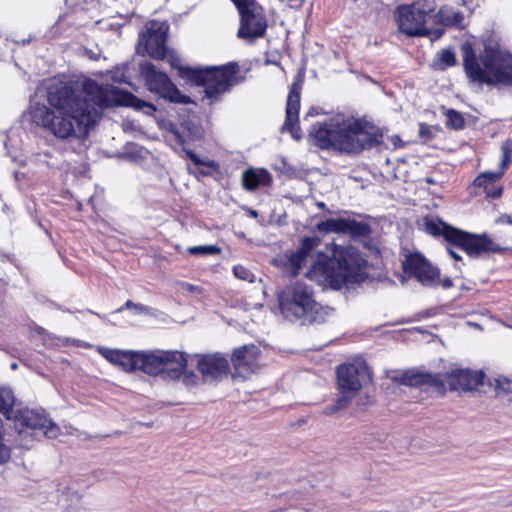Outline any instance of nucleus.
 Here are the masks:
<instances>
[{"label": "nucleus", "mask_w": 512, "mask_h": 512, "mask_svg": "<svg viewBox=\"0 0 512 512\" xmlns=\"http://www.w3.org/2000/svg\"><path fill=\"white\" fill-rule=\"evenodd\" d=\"M47 103L30 108L32 121L61 140H84L100 118V109L131 107L152 115L156 107L134 94L112 85H100L86 78L81 83L52 81L47 87Z\"/></svg>", "instance_id": "f257e3e1"}, {"label": "nucleus", "mask_w": 512, "mask_h": 512, "mask_svg": "<svg viewBox=\"0 0 512 512\" xmlns=\"http://www.w3.org/2000/svg\"><path fill=\"white\" fill-rule=\"evenodd\" d=\"M310 137L321 149H333L346 154H358L381 142V134L375 126L343 113L314 123Z\"/></svg>", "instance_id": "f03ea898"}, {"label": "nucleus", "mask_w": 512, "mask_h": 512, "mask_svg": "<svg viewBox=\"0 0 512 512\" xmlns=\"http://www.w3.org/2000/svg\"><path fill=\"white\" fill-rule=\"evenodd\" d=\"M367 261L357 248L334 245L332 256H319L306 276L323 287L340 290L365 281Z\"/></svg>", "instance_id": "7ed1b4c3"}, {"label": "nucleus", "mask_w": 512, "mask_h": 512, "mask_svg": "<svg viewBox=\"0 0 512 512\" xmlns=\"http://www.w3.org/2000/svg\"><path fill=\"white\" fill-rule=\"evenodd\" d=\"M461 50L464 70L471 82L512 86V54L498 43L485 42L479 54L469 43L463 44Z\"/></svg>", "instance_id": "20e7f679"}, {"label": "nucleus", "mask_w": 512, "mask_h": 512, "mask_svg": "<svg viewBox=\"0 0 512 512\" xmlns=\"http://www.w3.org/2000/svg\"><path fill=\"white\" fill-rule=\"evenodd\" d=\"M435 0H421L396 8L394 16L400 32L408 37L433 35L438 39L443 29H431L426 26L427 18L436 9Z\"/></svg>", "instance_id": "39448f33"}, {"label": "nucleus", "mask_w": 512, "mask_h": 512, "mask_svg": "<svg viewBox=\"0 0 512 512\" xmlns=\"http://www.w3.org/2000/svg\"><path fill=\"white\" fill-rule=\"evenodd\" d=\"M279 307L289 321L301 319L316 310L313 289L304 281H294L278 294Z\"/></svg>", "instance_id": "423d86ee"}, {"label": "nucleus", "mask_w": 512, "mask_h": 512, "mask_svg": "<svg viewBox=\"0 0 512 512\" xmlns=\"http://www.w3.org/2000/svg\"><path fill=\"white\" fill-rule=\"evenodd\" d=\"M237 72V65L234 63L220 67L182 69L183 74L205 88L206 97L209 99H216L228 91L236 82Z\"/></svg>", "instance_id": "0eeeda50"}, {"label": "nucleus", "mask_w": 512, "mask_h": 512, "mask_svg": "<svg viewBox=\"0 0 512 512\" xmlns=\"http://www.w3.org/2000/svg\"><path fill=\"white\" fill-rule=\"evenodd\" d=\"M367 378L368 368L362 362L340 365L337 368V385L340 396L335 404L325 409V413L333 414L346 408Z\"/></svg>", "instance_id": "6e6552de"}, {"label": "nucleus", "mask_w": 512, "mask_h": 512, "mask_svg": "<svg viewBox=\"0 0 512 512\" xmlns=\"http://www.w3.org/2000/svg\"><path fill=\"white\" fill-rule=\"evenodd\" d=\"M187 358L178 350L139 351L138 370L148 375L166 374L178 378L187 366Z\"/></svg>", "instance_id": "1a4fd4ad"}, {"label": "nucleus", "mask_w": 512, "mask_h": 512, "mask_svg": "<svg viewBox=\"0 0 512 512\" xmlns=\"http://www.w3.org/2000/svg\"><path fill=\"white\" fill-rule=\"evenodd\" d=\"M12 422L14 429L23 439H32L37 432H42L48 438H56L59 434V427L40 409H18Z\"/></svg>", "instance_id": "9d476101"}, {"label": "nucleus", "mask_w": 512, "mask_h": 512, "mask_svg": "<svg viewBox=\"0 0 512 512\" xmlns=\"http://www.w3.org/2000/svg\"><path fill=\"white\" fill-rule=\"evenodd\" d=\"M240 15L237 36L247 41L261 38L267 29L264 9L255 0H231Z\"/></svg>", "instance_id": "9b49d317"}, {"label": "nucleus", "mask_w": 512, "mask_h": 512, "mask_svg": "<svg viewBox=\"0 0 512 512\" xmlns=\"http://www.w3.org/2000/svg\"><path fill=\"white\" fill-rule=\"evenodd\" d=\"M448 233L449 243L462 249L471 257H478L489 252H500L512 247V239L511 243L508 241L497 243L486 234H469L458 229Z\"/></svg>", "instance_id": "f8f14e48"}, {"label": "nucleus", "mask_w": 512, "mask_h": 512, "mask_svg": "<svg viewBox=\"0 0 512 512\" xmlns=\"http://www.w3.org/2000/svg\"><path fill=\"white\" fill-rule=\"evenodd\" d=\"M140 71L149 91L174 103L188 104L191 99L180 93L165 72L159 71L152 63L140 65Z\"/></svg>", "instance_id": "ddd939ff"}, {"label": "nucleus", "mask_w": 512, "mask_h": 512, "mask_svg": "<svg viewBox=\"0 0 512 512\" xmlns=\"http://www.w3.org/2000/svg\"><path fill=\"white\" fill-rule=\"evenodd\" d=\"M169 25L166 21H150L146 24V31L141 33L138 42V53L161 60L167 55L165 46Z\"/></svg>", "instance_id": "4468645a"}, {"label": "nucleus", "mask_w": 512, "mask_h": 512, "mask_svg": "<svg viewBox=\"0 0 512 512\" xmlns=\"http://www.w3.org/2000/svg\"><path fill=\"white\" fill-rule=\"evenodd\" d=\"M501 161L499 170L496 172H483L474 180V186L481 188L487 197L496 199L502 195L503 189L499 184L500 179L504 175L505 169L511 162L512 158V141L505 140L501 145Z\"/></svg>", "instance_id": "2eb2a0df"}, {"label": "nucleus", "mask_w": 512, "mask_h": 512, "mask_svg": "<svg viewBox=\"0 0 512 512\" xmlns=\"http://www.w3.org/2000/svg\"><path fill=\"white\" fill-rule=\"evenodd\" d=\"M402 266L407 277L416 278L422 285L434 286L438 284L439 270L432 266L421 254L407 255Z\"/></svg>", "instance_id": "dca6fc26"}, {"label": "nucleus", "mask_w": 512, "mask_h": 512, "mask_svg": "<svg viewBox=\"0 0 512 512\" xmlns=\"http://www.w3.org/2000/svg\"><path fill=\"white\" fill-rule=\"evenodd\" d=\"M484 373L480 370L455 368L447 373L446 381L452 391H472L484 383Z\"/></svg>", "instance_id": "f3484780"}, {"label": "nucleus", "mask_w": 512, "mask_h": 512, "mask_svg": "<svg viewBox=\"0 0 512 512\" xmlns=\"http://www.w3.org/2000/svg\"><path fill=\"white\" fill-rule=\"evenodd\" d=\"M319 232L322 233H344L352 237H362L370 234V227L365 222H358L351 219H327L316 225Z\"/></svg>", "instance_id": "a211bd4d"}, {"label": "nucleus", "mask_w": 512, "mask_h": 512, "mask_svg": "<svg viewBox=\"0 0 512 512\" xmlns=\"http://www.w3.org/2000/svg\"><path fill=\"white\" fill-rule=\"evenodd\" d=\"M159 127L167 133L166 139L170 142H175L182 146L185 151L187 157L197 166H204L213 170L218 168V165L215 161L207 158L200 157L192 150H188L185 148L186 139L182 131V127L176 125L170 120H161L159 122Z\"/></svg>", "instance_id": "6ab92c4d"}, {"label": "nucleus", "mask_w": 512, "mask_h": 512, "mask_svg": "<svg viewBox=\"0 0 512 512\" xmlns=\"http://www.w3.org/2000/svg\"><path fill=\"white\" fill-rule=\"evenodd\" d=\"M197 369L205 381H214L227 375L229 361L221 353L197 355Z\"/></svg>", "instance_id": "aec40b11"}, {"label": "nucleus", "mask_w": 512, "mask_h": 512, "mask_svg": "<svg viewBox=\"0 0 512 512\" xmlns=\"http://www.w3.org/2000/svg\"><path fill=\"white\" fill-rule=\"evenodd\" d=\"M97 351L109 363L126 373L138 370L139 351L112 349L104 346H98Z\"/></svg>", "instance_id": "412c9836"}, {"label": "nucleus", "mask_w": 512, "mask_h": 512, "mask_svg": "<svg viewBox=\"0 0 512 512\" xmlns=\"http://www.w3.org/2000/svg\"><path fill=\"white\" fill-rule=\"evenodd\" d=\"M258 359L259 349L255 345H245L234 351L231 361L235 371L246 378L258 369Z\"/></svg>", "instance_id": "4be33fe9"}, {"label": "nucleus", "mask_w": 512, "mask_h": 512, "mask_svg": "<svg viewBox=\"0 0 512 512\" xmlns=\"http://www.w3.org/2000/svg\"><path fill=\"white\" fill-rule=\"evenodd\" d=\"M319 243L320 240L317 237H306L303 239L301 247L297 251L286 256L285 259H278V262L282 263L285 271L289 272L291 275H297L302 266L306 263L310 253Z\"/></svg>", "instance_id": "5701e85b"}, {"label": "nucleus", "mask_w": 512, "mask_h": 512, "mask_svg": "<svg viewBox=\"0 0 512 512\" xmlns=\"http://www.w3.org/2000/svg\"><path fill=\"white\" fill-rule=\"evenodd\" d=\"M300 108V92L295 85L291 88L287 97L286 119L283 128L291 133V135L299 139L298 120Z\"/></svg>", "instance_id": "b1692460"}, {"label": "nucleus", "mask_w": 512, "mask_h": 512, "mask_svg": "<svg viewBox=\"0 0 512 512\" xmlns=\"http://www.w3.org/2000/svg\"><path fill=\"white\" fill-rule=\"evenodd\" d=\"M271 174L265 169H246L242 174V185L245 190L252 191L271 182Z\"/></svg>", "instance_id": "393cba45"}, {"label": "nucleus", "mask_w": 512, "mask_h": 512, "mask_svg": "<svg viewBox=\"0 0 512 512\" xmlns=\"http://www.w3.org/2000/svg\"><path fill=\"white\" fill-rule=\"evenodd\" d=\"M435 22L444 26L464 27V15L453 7L443 5L434 15Z\"/></svg>", "instance_id": "a878e982"}, {"label": "nucleus", "mask_w": 512, "mask_h": 512, "mask_svg": "<svg viewBox=\"0 0 512 512\" xmlns=\"http://www.w3.org/2000/svg\"><path fill=\"white\" fill-rule=\"evenodd\" d=\"M422 228L423 230L431 234L433 236L442 235L445 240L449 242L448 232L449 231H457V229L448 226L443 221H441L438 217L428 215L422 219Z\"/></svg>", "instance_id": "bb28decb"}, {"label": "nucleus", "mask_w": 512, "mask_h": 512, "mask_svg": "<svg viewBox=\"0 0 512 512\" xmlns=\"http://www.w3.org/2000/svg\"><path fill=\"white\" fill-rule=\"evenodd\" d=\"M15 400L14 392L11 388L6 386L0 388V413L9 420H12L15 414L13 411Z\"/></svg>", "instance_id": "cd10ccee"}, {"label": "nucleus", "mask_w": 512, "mask_h": 512, "mask_svg": "<svg viewBox=\"0 0 512 512\" xmlns=\"http://www.w3.org/2000/svg\"><path fill=\"white\" fill-rule=\"evenodd\" d=\"M403 383L408 385H416V384H422L427 383L431 384L436 388L437 391L441 392L445 389V384L443 380H441L438 376L433 375H417L413 377H406L403 379Z\"/></svg>", "instance_id": "c85d7f7f"}, {"label": "nucleus", "mask_w": 512, "mask_h": 512, "mask_svg": "<svg viewBox=\"0 0 512 512\" xmlns=\"http://www.w3.org/2000/svg\"><path fill=\"white\" fill-rule=\"evenodd\" d=\"M187 251L192 255H218L221 253V249L216 245H200V246H191L187 249Z\"/></svg>", "instance_id": "c756f323"}, {"label": "nucleus", "mask_w": 512, "mask_h": 512, "mask_svg": "<svg viewBox=\"0 0 512 512\" xmlns=\"http://www.w3.org/2000/svg\"><path fill=\"white\" fill-rule=\"evenodd\" d=\"M446 125L452 129H460L464 125V119L459 112L448 110L446 112Z\"/></svg>", "instance_id": "7c9ffc66"}, {"label": "nucleus", "mask_w": 512, "mask_h": 512, "mask_svg": "<svg viewBox=\"0 0 512 512\" xmlns=\"http://www.w3.org/2000/svg\"><path fill=\"white\" fill-rule=\"evenodd\" d=\"M3 423L0 419V464L6 463L10 457V448L3 442Z\"/></svg>", "instance_id": "2f4dec72"}, {"label": "nucleus", "mask_w": 512, "mask_h": 512, "mask_svg": "<svg viewBox=\"0 0 512 512\" xmlns=\"http://www.w3.org/2000/svg\"><path fill=\"white\" fill-rule=\"evenodd\" d=\"M439 60L443 68L454 66L456 63L455 54L449 49L442 50L439 53Z\"/></svg>", "instance_id": "473e14b6"}, {"label": "nucleus", "mask_w": 512, "mask_h": 512, "mask_svg": "<svg viewBox=\"0 0 512 512\" xmlns=\"http://www.w3.org/2000/svg\"><path fill=\"white\" fill-rule=\"evenodd\" d=\"M233 273H234L235 277H237L238 279L248 281V282L254 281L253 273L249 269H247L246 267H244L242 265L234 266Z\"/></svg>", "instance_id": "72a5a7b5"}, {"label": "nucleus", "mask_w": 512, "mask_h": 512, "mask_svg": "<svg viewBox=\"0 0 512 512\" xmlns=\"http://www.w3.org/2000/svg\"><path fill=\"white\" fill-rule=\"evenodd\" d=\"M178 286L180 291L191 295L201 296L203 294V289L197 285H193L187 282H179Z\"/></svg>", "instance_id": "f704fd0d"}, {"label": "nucleus", "mask_w": 512, "mask_h": 512, "mask_svg": "<svg viewBox=\"0 0 512 512\" xmlns=\"http://www.w3.org/2000/svg\"><path fill=\"white\" fill-rule=\"evenodd\" d=\"M183 374L182 376V382L187 386V387H193L197 384L198 382V377L197 375L194 373V372H182L180 374V376Z\"/></svg>", "instance_id": "c9c22d12"}, {"label": "nucleus", "mask_w": 512, "mask_h": 512, "mask_svg": "<svg viewBox=\"0 0 512 512\" xmlns=\"http://www.w3.org/2000/svg\"><path fill=\"white\" fill-rule=\"evenodd\" d=\"M505 385H509V381L506 378H497L495 379V388L497 390L502 389L503 391H506Z\"/></svg>", "instance_id": "e433bc0d"}, {"label": "nucleus", "mask_w": 512, "mask_h": 512, "mask_svg": "<svg viewBox=\"0 0 512 512\" xmlns=\"http://www.w3.org/2000/svg\"><path fill=\"white\" fill-rule=\"evenodd\" d=\"M136 314H147L149 313V308L142 304L136 303L135 308H133Z\"/></svg>", "instance_id": "4c0bfd02"}, {"label": "nucleus", "mask_w": 512, "mask_h": 512, "mask_svg": "<svg viewBox=\"0 0 512 512\" xmlns=\"http://www.w3.org/2000/svg\"><path fill=\"white\" fill-rule=\"evenodd\" d=\"M501 223H506L512 225V214L511 215H503L498 220Z\"/></svg>", "instance_id": "58836bf2"}, {"label": "nucleus", "mask_w": 512, "mask_h": 512, "mask_svg": "<svg viewBox=\"0 0 512 512\" xmlns=\"http://www.w3.org/2000/svg\"><path fill=\"white\" fill-rule=\"evenodd\" d=\"M447 251L454 260L459 261L461 259L460 255L453 248L448 247Z\"/></svg>", "instance_id": "ea45409f"}, {"label": "nucleus", "mask_w": 512, "mask_h": 512, "mask_svg": "<svg viewBox=\"0 0 512 512\" xmlns=\"http://www.w3.org/2000/svg\"><path fill=\"white\" fill-rule=\"evenodd\" d=\"M135 305H136V303H134V302H132V301L128 300V301L124 304V306H123L122 308L118 309L117 311H122V309H124V308H125V309H131V308L133 309V308H135Z\"/></svg>", "instance_id": "a19ab883"}, {"label": "nucleus", "mask_w": 512, "mask_h": 512, "mask_svg": "<svg viewBox=\"0 0 512 512\" xmlns=\"http://www.w3.org/2000/svg\"><path fill=\"white\" fill-rule=\"evenodd\" d=\"M315 114H318L317 110L315 108H311L310 111L308 112V115H315Z\"/></svg>", "instance_id": "79ce46f5"}, {"label": "nucleus", "mask_w": 512, "mask_h": 512, "mask_svg": "<svg viewBox=\"0 0 512 512\" xmlns=\"http://www.w3.org/2000/svg\"><path fill=\"white\" fill-rule=\"evenodd\" d=\"M30 41H31V39H30V38H29V39H23V40L21 41V43H22L23 45H25V44L30 43Z\"/></svg>", "instance_id": "37998d69"}, {"label": "nucleus", "mask_w": 512, "mask_h": 512, "mask_svg": "<svg viewBox=\"0 0 512 512\" xmlns=\"http://www.w3.org/2000/svg\"><path fill=\"white\" fill-rule=\"evenodd\" d=\"M170 63L173 67H176V64H175V61H174V58L173 57H170Z\"/></svg>", "instance_id": "c03bdc74"}, {"label": "nucleus", "mask_w": 512, "mask_h": 512, "mask_svg": "<svg viewBox=\"0 0 512 512\" xmlns=\"http://www.w3.org/2000/svg\"><path fill=\"white\" fill-rule=\"evenodd\" d=\"M250 215L253 217L257 216V212L255 210H250Z\"/></svg>", "instance_id": "a18cd8bd"}, {"label": "nucleus", "mask_w": 512, "mask_h": 512, "mask_svg": "<svg viewBox=\"0 0 512 512\" xmlns=\"http://www.w3.org/2000/svg\"><path fill=\"white\" fill-rule=\"evenodd\" d=\"M317 205L319 208H322V209L325 207V204L323 202H319Z\"/></svg>", "instance_id": "49530a36"}, {"label": "nucleus", "mask_w": 512, "mask_h": 512, "mask_svg": "<svg viewBox=\"0 0 512 512\" xmlns=\"http://www.w3.org/2000/svg\"><path fill=\"white\" fill-rule=\"evenodd\" d=\"M451 285L450 281L446 282L444 286L449 287Z\"/></svg>", "instance_id": "de8ad7c7"}, {"label": "nucleus", "mask_w": 512, "mask_h": 512, "mask_svg": "<svg viewBox=\"0 0 512 512\" xmlns=\"http://www.w3.org/2000/svg\"><path fill=\"white\" fill-rule=\"evenodd\" d=\"M199 173H200L201 175H206V173H205L204 171H202V170H200V171H199Z\"/></svg>", "instance_id": "09e8293b"}, {"label": "nucleus", "mask_w": 512, "mask_h": 512, "mask_svg": "<svg viewBox=\"0 0 512 512\" xmlns=\"http://www.w3.org/2000/svg\"><path fill=\"white\" fill-rule=\"evenodd\" d=\"M11 367H12V369H16L17 365L14 363V364H12Z\"/></svg>", "instance_id": "8fccbe9b"}, {"label": "nucleus", "mask_w": 512, "mask_h": 512, "mask_svg": "<svg viewBox=\"0 0 512 512\" xmlns=\"http://www.w3.org/2000/svg\"><path fill=\"white\" fill-rule=\"evenodd\" d=\"M272 512H283V511H281V510H275V511H272Z\"/></svg>", "instance_id": "3c124183"}]
</instances>
